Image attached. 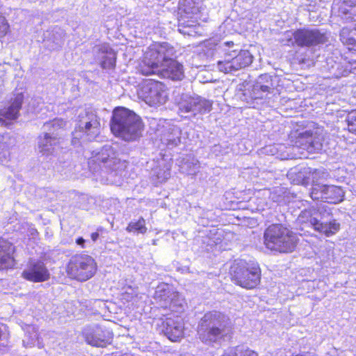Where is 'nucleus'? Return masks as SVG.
Wrapping results in <instances>:
<instances>
[{
    "mask_svg": "<svg viewBox=\"0 0 356 356\" xmlns=\"http://www.w3.org/2000/svg\"><path fill=\"white\" fill-rule=\"evenodd\" d=\"M298 241L297 234L282 223H272L264 232V245L271 252L291 253L296 250Z\"/></svg>",
    "mask_w": 356,
    "mask_h": 356,
    "instance_id": "f257e3e1",
    "label": "nucleus"
},
{
    "mask_svg": "<svg viewBox=\"0 0 356 356\" xmlns=\"http://www.w3.org/2000/svg\"><path fill=\"white\" fill-rule=\"evenodd\" d=\"M110 127L115 136L125 140H134L141 135L144 124L134 112L124 107H117L113 111Z\"/></svg>",
    "mask_w": 356,
    "mask_h": 356,
    "instance_id": "f03ea898",
    "label": "nucleus"
},
{
    "mask_svg": "<svg viewBox=\"0 0 356 356\" xmlns=\"http://www.w3.org/2000/svg\"><path fill=\"white\" fill-rule=\"evenodd\" d=\"M228 275L235 285L252 290L261 284V269L256 262L235 259L229 266Z\"/></svg>",
    "mask_w": 356,
    "mask_h": 356,
    "instance_id": "7ed1b4c3",
    "label": "nucleus"
},
{
    "mask_svg": "<svg viewBox=\"0 0 356 356\" xmlns=\"http://www.w3.org/2000/svg\"><path fill=\"white\" fill-rule=\"evenodd\" d=\"M227 319L217 312L206 313L200 319L197 330L198 338L205 345H213L225 340Z\"/></svg>",
    "mask_w": 356,
    "mask_h": 356,
    "instance_id": "20e7f679",
    "label": "nucleus"
},
{
    "mask_svg": "<svg viewBox=\"0 0 356 356\" xmlns=\"http://www.w3.org/2000/svg\"><path fill=\"white\" fill-rule=\"evenodd\" d=\"M168 56L167 45L161 43L152 44L140 58L136 67L137 73L144 76L158 75Z\"/></svg>",
    "mask_w": 356,
    "mask_h": 356,
    "instance_id": "39448f33",
    "label": "nucleus"
},
{
    "mask_svg": "<svg viewBox=\"0 0 356 356\" xmlns=\"http://www.w3.org/2000/svg\"><path fill=\"white\" fill-rule=\"evenodd\" d=\"M66 122L63 119L55 118L44 124L47 132L38 137V148L42 156L49 157L55 156L57 151L62 149L63 138L59 133L62 131Z\"/></svg>",
    "mask_w": 356,
    "mask_h": 356,
    "instance_id": "423d86ee",
    "label": "nucleus"
},
{
    "mask_svg": "<svg viewBox=\"0 0 356 356\" xmlns=\"http://www.w3.org/2000/svg\"><path fill=\"white\" fill-rule=\"evenodd\" d=\"M97 270L95 260L90 255L76 253L72 255L65 266L68 278L78 282H86L92 278Z\"/></svg>",
    "mask_w": 356,
    "mask_h": 356,
    "instance_id": "0eeeda50",
    "label": "nucleus"
},
{
    "mask_svg": "<svg viewBox=\"0 0 356 356\" xmlns=\"http://www.w3.org/2000/svg\"><path fill=\"white\" fill-rule=\"evenodd\" d=\"M138 97L151 106L163 104L168 99L165 85L153 79L143 81L138 90Z\"/></svg>",
    "mask_w": 356,
    "mask_h": 356,
    "instance_id": "6e6552de",
    "label": "nucleus"
},
{
    "mask_svg": "<svg viewBox=\"0 0 356 356\" xmlns=\"http://www.w3.org/2000/svg\"><path fill=\"white\" fill-rule=\"evenodd\" d=\"M253 60V56L248 50L234 49L225 54L224 58L217 63L220 72L229 73L237 71L250 65Z\"/></svg>",
    "mask_w": 356,
    "mask_h": 356,
    "instance_id": "1a4fd4ad",
    "label": "nucleus"
},
{
    "mask_svg": "<svg viewBox=\"0 0 356 356\" xmlns=\"http://www.w3.org/2000/svg\"><path fill=\"white\" fill-rule=\"evenodd\" d=\"M121 159L118 152L111 147L102 148L90 161L94 170H104L111 172L118 169Z\"/></svg>",
    "mask_w": 356,
    "mask_h": 356,
    "instance_id": "9d476101",
    "label": "nucleus"
},
{
    "mask_svg": "<svg viewBox=\"0 0 356 356\" xmlns=\"http://www.w3.org/2000/svg\"><path fill=\"white\" fill-rule=\"evenodd\" d=\"M292 35L294 43L299 47L317 46L328 40L326 33L318 29L299 28L292 33Z\"/></svg>",
    "mask_w": 356,
    "mask_h": 356,
    "instance_id": "9b49d317",
    "label": "nucleus"
},
{
    "mask_svg": "<svg viewBox=\"0 0 356 356\" xmlns=\"http://www.w3.org/2000/svg\"><path fill=\"white\" fill-rule=\"evenodd\" d=\"M82 335L87 343L102 348L111 343L113 338V334L109 328L99 325L85 328Z\"/></svg>",
    "mask_w": 356,
    "mask_h": 356,
    "instance_id": "f8f14e48",
    "label": "nucleus"
},
{
    "mask_svg": "<svg viewBox=\"0 0 356 356\" xmlns=\"http://www.w3.org/2000/svg\"><path fill=\"white\" fill-rule=\"evenodd\" d=\"M314 200H321L329 204H337L343 201L344 191L340 186L333 185H317L311 191Z\"/></svg>",
    "mask_w": 356,
    "mask_h": 356,
    "instance_id": "ddd939ff",
    "label": "nucleus"
},
{
    "mask_svg": "<svg viewBox=\"0 0 356 356\" xmlns=\"http://www.w3.org/2000/svg\"><path fill=\"white\" fill-rule=\"evenodd\" d=\"M21 277L33 283L44 282L50 279V273L45 264L40 260L29 261L22 272Z\"/></svg>",
    "mask_w": 356,
    "mask_h": 356,
    "instance_id": "4468645a",
    "label": "nucleus"
},
{
    "mask_svg": "<svg viewBox=\"0 0 356 356\" xmlns=\"http://www.w3.org/2000/svg\"><path fill=\"white\" fill-rule=\"evenodd\" d=\"M23 102L24 95L22 92L15 94L8 101V104L0 109V123L8 126L12 124L13 121L17 119Z\"/></svg>",
    "mask_w": 356,
    "mask_h": 356,
    "instance_id": "2eb2a0df",
    "label": "nucleus"
},
{
    "mask_svg": "<svg viewBox=\"0 0 356 356\" xmlns=\"http://www.w3.org/2000/svg\"><path fill=\"white\" fill-rule=\"evenodd\" d=\"M16 247L8 240L0 237V271L13 270L17 265Z\"/></svg>",
    "mask_w": 356,
    "mask_h": 356,
    "instance_id": "dca6fc26",
    "label": "nucleus"
},
{
    "mask_svg": "<svg viewBox=\"0 0 356 356\" xmlns=\"http://www.w3.org/2000/svg\"><path fill=\"white\" fill-rule=\"evenodd\" d=\"M158 76L172 81H181L185 76L184 65L169 56L161 70L159 71Z\"/></svg>",
    "mask_w": 356,
    "mask_h": 356,
    "instance_id": "f3484780",
    "label": "nucleus"
},
{
    "mask_svg": "<svg viewBox=\"0 0 356 356\" xmlns=\"http://www.w3.org/2000/svg\"><path fill=\"white\" fill-rule=\"evenodd\" d=\"M86 115L88 121L85 123L84 126L79 127V130L86 136L95 138L100 133V120L97 115L93 113H88Z\"/></svg>",
    "mask_w": 356,
    "mask_h": 356,
    "instance_id": "a211bd4d",
    "label": "nucleus"
},
{
    "mask_svg": "<svg viewBox=\"0 0 356 356\" xmlns=\"http://www.w3.org/2000/svg\"><path fill=\"white\" fill-rule=\"evenodd\" d=\"M99 52L102 54L99 62L103 70H113L116 67L117 54L110 47L99 49Z\"/></svg>",
    "mask_w": 356,
    "mask_h": 356,
    "instance_id": "6ab92c4d",
    "label": "nucleus"
},
{
    "mask_svg": "<svg viewBox=\"0 0 356 356\" xmlns=\"http://www.w3.org/2000/svg\"><path fill=\"white\" fill-rule=\"evenodd\" d=\"M341 225L335 219L327 222H321L318 220L314 230L326 237H330L336 234L340 229Z\"/></svg>",
    "mask_w": 356,
    "mask_h": 356,
    "instance_id": "aec40b11",
    "label": "nucleus"
},
{
    "mask_svg": "<svg viewBox=\"0 0 356 356\" xmlns=\"http://www.w3.org/2000/svg\"><path fill=\"white\" fill-rule=\"evenodd\" d=\"M164 333L170 341L178 342L184 336V327L177 323H167Z\"/></svg>",
    "mask_w": 356,
    "mask_h": 356,
    "instance_id": "412c9836",
    "label": "nucleus"
},
{
    "mask_svg": "<svg viewBox=\"0 0 356 356\" xmlns=\"http://www.w3.org/2000/svg\"><path fill=\"white\" fill-rule=\"evenodd\" d=\"M315 214L312 210L305 209L301 211L298 219L302 225L310 226L314 229L319 220Z\"/></svg>",
    "mask_w": 356,
    "mask_h": 356,
    "instance_id": "4be33fe9",
    "label": "nucleus"
},
{
    "mask_svg": "<svg viewBox=\"0 0 356 356\" xmlns=\"http://www.w3.org/2000/svg\"><path fill=\"white\" fill-rule=\"evenodd\" d=\"M203 101L192 98L183 106L181 110L186 113L193 112L194 115L204 113L207 109L203 106Z\"/></svg>",
    "mask_w": 356,
    "mask_h": 356,
    "instance_id": "5701e85b",
    "label": "nucleus"
},
{
    "mask_svg": "<svg viewBox=\"0 0 356 356\" xmlns=\"http://www.w3.org/2000/svg\"><path fill=\"white\" fill-rule=\"evenodd\" d=\"M220 356H259L258 353L249 348L235 346L229 348Z\"/></svg>",
    "mask_w": 356,
    "mask_h": 356,
    "instance_id": "b1692460",
    "label": "nucleus"
},
{
    "mask_svg": "<svg viewBox=\"0 0 356 356\" xmlns=\"http://www.w3.org/2000/svg\"><path fill=\"white\" fill-rule=\"evenodd\" d=\"M343 130L356 136V108L348 111L344 118Z\"/></svg>",
    "mask_w": 356,
    "mask_h": 356,
    "instance_id": "393cba45",
    "label": "nucleus"
},
{
    "mask_svg": "<svg viewBox=\"0 0 356 356\" xmlns=\"http://www.w3.org/2000/svg\"><path fill=\"white\" fill-rule=\"evenodd\" d=\"M296 143L305 149L314 147L313 132L306 131L299 134Z\"/></svg>",
    "mask_w": 356,
    "mask_h": 356,
    "instance_id": "a878e982",
    "label": "nucleus"
},
{
    "mask_svg": "<svg viewBox=\"0 0 356 356\" xmlns=\"http://www.w3.org/2000/svg\"><path fill=\"white\" fill-rule=\"evenodd\" d=\"M145 226V220L143 217H140L136 221L130 222L126 227L128 232H138L145 234L147 232Z\"/></svg>",
    "mask_w": 356,
    "mask_h": 356,
    "instance_id": "bb28decb",
    "label": "nucleus"
},
{
    "mask_svg": "<svg viewBox=\"0 0 356 356\" xmlns=\"http://www.w3.org/2000/svg\"><path fill=\"white\" fill-rule=\"evenodd\" d=\"M341 41L350 51H356V31H350L348 36H342Z\"/></svg>",
    "mask_w": 356,
    "mask_h": 356,
    "instance_id": "cd10ccee",
    "label": "nucleus"
},
{
    "mask_svg": "<svg viewBox=\"0 0 356 356\" xmlns=\"http://www.w3.org/2000/svg\"><path fill=\"white\" fill-rule=\"evenodd\" d=\"M10 26L6 17L0 13V40L10 33Z\"/></svg>",
    "mask_w": 356,
    "mask_h": 356,
    "instance_id": "c85d7f7f",
    "label": "nucleus"
},
{
    "mask_svg": "<svg viewBox=\"0 0 356 356\" xmlns=\"http://www.w3.org/2000/svg\"><path fill=\"white\" fill-rule=\"evenodd\" d=\"M133 299V296L131 293L128 292H123L121 293L120 300L123 303L129 302Z\"/></svg>",
    "mask_w": 356,
    "mask_h": 356,
    "instance_id": "c756f323",
    "label": "nucleus"
},
{
    "mask_svg": "<svg viewBox=\"0 0 356 356\" xmlns=\"http://www.w3.org/2000/svg\"><path fill=\"white\" fill-rule=\"evenodd\" d=\"M291 356H318L316 354L309 352L305 351L300 353L292 354Z\"/></svg>",
    "mask_w": 356,
    "mask_h": 356,
    "instance_id": "7c9ffc66",
    "label": "nucleus"
},
{
    "mask_svg": "<svg viewBox=\"0 0 356 356\" xmlns=\"http://www.w3.org/2000/svg\"><path fill=\"white\" fill-rule=\"evenodd\" d=\"M76 243L79 245L81 248H86V245H85V243H86V240L83 238V237H78L76 239Z\"/></svg>",
    "mask_w": 356,
    "mask_h": 356,
    "instance_id": "2f4dec72",
    "label": "nucleus"
},
{
    "mask_svg": "<svg viewBox=\"0 0 356 356\" xmlns=\"http://www.w3.org/2000/svg\"><path fill=\"white\" fill-rule=\"evenodd\" d=\"M99 237V234L98 232H95L91 233L90 238L92 240V241L95 242L98 238Z\"/></svg>",
    "mask_w": 356,
    "mask_h": 356,
    "instance_id": "473e14b6",
    "label": "nucleus"
},
{
    "mask_svg": "<svg viewBox=\"0 0 356 356\" xmlns=\"http://www.w3.org/2000/svg\"><path fill=\"white\" fill-rule=\"evenodd\" d=\"M224 44L225 46L230 47H233L234 44V42H232V41H227L224 43Z\"/></svg>",
    "mask_w": 356,
    "mask_h": 356,
    "instance_id": "72a5a7b5",
    "label": "nucleus"
}]
</instances>
